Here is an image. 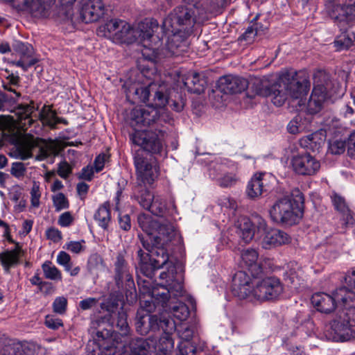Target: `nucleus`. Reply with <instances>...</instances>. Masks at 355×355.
<instances>
[{
  "label": "nucleus",
  "instance_id": "nucleus-38",
  "mask_svg": "<svg viewBox=\"0 0 355 355\" xmlns=\"http://www.w3.org/2000/svg\"><path fill=\"white\" fill-rule=\"evenodd\" d=\"M263 191L262 179H251L247 186L246 193L251 199L260 196Z\"/></svg>",
  "mask_w": 355,
  "mask_h": 355
},
{
  "label": "nucleus",
  "instance_id": "nucleus-56",
  "mask_svg": "<svg viewBox=\"0 0 355 355\" xmlns=\"http://www.w3.org/2000/svg\"><path fill=\"white\" fill-rule=\"evenodd\" d=\"M83 243H85L84 240H82L81 241H70L66 243L65 248L67 250L78 254L85 250Z\"/></svg>",
  "mask_w": 355,
  "mask_h": 355
},
{
  "label": "nucleus",
  "instance_id": "nucleus-18",
  "mask_svg": "<svg viewBox=\"0 0 355 355\" xmlns=\"http://www.w3.org/2000/svg\"><path fill=\"white\" fill-rule=\"evenodd\" d=\"M259 234L261 238V245L264 249H271L290 241V237L286 232L275 228L268 229L266 223V229Z\"/></svg>",
  "mask_w": 355,
  "mask_h": 355
},
{
  "label": "nucleus",
  "instance_id": "nucleus-48",
  "mask_svg": "<svg viewBox=\"0 0 355 355\" xmlns=\"http://www.w3.org/2000/svg\"><path fill=\"white\" fill-rule=\"evenodd\" d=\"M346 146L347 145L345 141H329L328 152L332 155H340L345 152Z\"/></svg>",
  "mask_w": 355,
  "mask_h": 355
},
{
  "label": "nucleus",
  "instance_id": "nucleus-42",
  "mask_svg": "<svg viewBox=\"0 0 355 355\" xmlns=\"http://www.w3.org/2000/svg\"><path fill=\"white\" fill-rule=\"evenodd\" d=\"M174 346V341L171 334H164L159 340V351L155 355H168V352L171 351Z\"/></svg>",
  "mask_w": 355,
  "mask_h": 355
},
{
  "label": "nucleus",
  "instance_id": "nucleus-40",
  "mask_svg": "<svg viewBox=\"0 0 355 355\" xmlns=\"http://www.w3.org/2000/svg\"><path fill=\"white\" fill-rule=\"evenodd\" d=\"M44 277L51 280H61L60 271L49 261H45L42 266Z\"/></svg>",
  "mask_w": 355,
  "mask_h": 355
},
{
  "label": "nucleus",
  "instance_id": "nucleus-63",
  "mask_svg": "<svg viewBox=\"0 0 355 355\" xmlns=\"http://www.w3.org/2000/svg\"><path fill=\"white\" fill-rule=\"evenodd\" d=\"M179 335L185 343H189L193 336V329L190 327H182V329L179 330Z\"/></svg>",
  "mask_w": 355,
  "mask_h": 355
},
{
  "label": "nucleus",
  "instance_id": "nucleus-50",
  "mask_svg": "<svg viewBox=\"0 0 355 355\" xmlns=\"http://www.w3.org/2000/svg\"><path fill=\"white\" fill-rule=\"evenodd\" d=\"M103 259L97 255L94 254L89 257L87 262V268L89 272L94 273L97 270L103 268Z\"/></svg>",
  "mask_w": 355,
  "mask_h": 355
},
{
  "label": "nucleus",
  "instance_id": "nucleus-11",
  "mask_svg": "<svg viewBox=\"0 0 355 355\" xmlns=\"http://www.w3.org/2000/svg\"><path fill=\"white\" fill-rule=\"evenodd\" d=\"M314 87L307 103V112L315 114L323 108L325 101L329 97L331 87L329 75L324 71H318L314 75Z\"/></svg>",
  "mask_w": 355,
  "mask_h": 355
},
{
  "label": "nucleus",
  "instance_id": "nucleus-32",
  "mask_svg": "<svg viewBox=\"0 0 355 355\" xmlns=\"http://www.w3.org/2000/svg\"><path fill=\"white\" fill-rule=\"evenodd\" d=\"M107 156L103 153L96 157L93 165H88L82 169L79 178H91L94 173H98L103 170Z\"/></svg>",
  "mask_w": 355,
  "mask_h": 355
},
{
  "label": "nucleus",
  "instance_id": "nucleus-33",
  "mask_svg": "<svg viewBox=\"0 0 355 355\" xmlns=\"http://www.w3.org/2000/svg\"><path fill=\"white\" fill-rule=\"evenodd\" d=\"M37 116L44 125L55 128L56 112L50 106L44 105Z\"/></svg>",
  "mask_w": 355,
  "mask_h": 355
},
{
  "label": "nucleus",
  "instance_id": "nucleus-43",
  "mask_svg": "<svg viewBox=\"0 0 355 355\" xmlns=\"http://www.w3.org/2000/svg\"><path fill=\"white\" fill-rule=\"evenodd\" d=\"M354 40L355 35L354 33L349 35L346 33H342L335 40L334 44L338 50L346 49L352 45Z\"/></svg>",
  "mask_w": 355,
  "mask_h": 355
},
{
  "label": "nucleus",
  "instance_id": "nucleus-46",
  "mask_svg": "<svg viewBox=\"0 0 355 355\" xmlns=\"http://www.w3.org/2000/svg\"><path fill=\"white\" fill-rule=\"evenodd\" d=\"M331 198L334 208L340 214L346 213V211L349 210V208L343 196H340L337 193L334 192L331 196Z\"/></svg>",
  "mask_w": 355,
  "mask_h": 355
},
{
  "label": "nucleus",
  "instance_id": "nucleus-25",
  "mask_svg": "<svg viewBox=\"0 0 355 355\" xmlns=\"http://www.w3.org/2000/svg\"><path fill=\"white\" fill-rule=\"evenodd\" d=\"M135 329L138 334L144 336L150 331H158L157 316L137 311Z\"/></svg>",
  "mask_w": 355,
  "mask_h": 355
},
{
  "label": "nucleus",
  "instance_id": "nucleus-60",
  "mask_svg": "<svg viewBox=\"0 0 355 355\" xmlns=\"http://www.w3.org/2000/svg\"><path fill=\"white\" fill-rule=\"evenodd\" d=\"M196 347L191 343H182L180 345V353L182 355H195Z\"/></svg>",
  "mask_w": 355,
  "mask_h": 355
},
{
  "label": "nucleus",
  "instance_id": "nucleus-53",
  "mask_svg": "<svg viewBox=\"0 0 355 355\" xmlns=\"http://www.w3.org/2000/svg\"><path fill=\"white\" fill-rule=\"evenodd\" d=\"M13 123V119L10 115L0 114V131H9Z\"/></svg>",
  "mask_w": 355,
  "mask_h": 355
},
{
  "label": "nucleus",
  "instance_id": "nucleus-24",
  "mask_svg": "<svg viewBox=\"0 0 355 355\" xmlns=\"http://www.w3.org/2000/svg\"><path fill=\"white\" fill-rule=\"evenodd\" d=\"M124 349L129 355H148L155 349V347L153 340L136 337L126 343Z\"/></svg>",
  "mask_w": 355,
  "mask_h": 355
},
{
  "label": "nucleus",
  "instance_id": "nucleus-3",
  "mask_svg": "<svg viewBox=\"0 0 355 355\" xmlns=\"http://www.w3.org/2000/svg\"><path fill=\"white\" fill-rule=\"evenodd\" d=\"M232 291L240 299L252 297L260 302L275 301L283 293L284 286L275 277L251 281L244 271H238L232 279Z\"/></svg>",
  "mask_w": 355,
  "mask_h": 355
},
{
  "label": "nucleus",
  "instance_id": "nucleus-15",
  "mask_svg": "<svg viewBox=\"0 0 355 355\" xmlns=\"http://www.w3.org/2000/svg\"><path fill=\"white\" fill-rule=\"evenodd\" d=\"M76 0H59L62 6H71ZM82 7L80 17L85 23L98 21L105 13V4L102 0H78Z\"/></svg>",
  "mask_w": 355,
  "mask_h": 355
},
{
  "label": "nucleus",
  "instance_id": "nucleus-7",
  "mask_svg": "<svg viewBox=\"0 0 355 355\" xmlns=\"http://www.w3.org/2000/svg\"><path fill=\"white\" fill-rule=\"evenodd\" d=\"M198 17V10L188 5H180L164 19L162 24V31H184L192 33L194 25L202 23Z\"/></svg>",
  "mask_w": 355,
  "mask_h": 355
},
{
  "label": "nucleus",
  "instance_id": "nucleus-26",
  "mask_svg": "<svg viewBox=\"0 0 355 355\" xmlns=\"http://www.w3.org/2000/svg\"><path fill=\"white\" fill-rule=\"evenodd\" d=\"M24 254V250L19 243H15L12 250H6L0 252V263L6 272L8 273L12 267H15L20 262L19 259Z\"/></svg>",
  "mask_w": 355,
  "mask_h": 355
},
{
  "label": "nucleus",
  "instance_id": "nucleus-45",
  "mask_svg": "<svg viewBox=\"0 0 355 355\" xmlns=\"http://www.w3.org/2000/svg\"><path fill=\"white\" fill-rule=\"evenodd\" d=\"M158 331L162 329L164 334H171L175 330V322L168 318L157 316Z\"/></svg>",
  "mask_w": 355,
  "mask_h": 355
},
{
  "label": "nucleus",
  "instance_id": "nucleus-10",
  "mask_svg": "<svg viewBox=\"0 0 355 355\" xmlns=\"http://www.w3.org/2000/svg\"><path fill=\"white\" fill-rule=\"evenodd\" d=\"M354 293L347 290L345 286L336 289L333 295L326 293H317L312 295L311 303L317 311L323 313H330L336 307L337 303L342 304L344 307L348 305L349 300L354 297Z\"/></svg>",
  "mask_w": 355,
  "mask_h": 355
},
{
  "label": "nucleus",
  "instance_id": "nucleus-52",
  "mask_svg": "<svg viewBox=\"0 0 355 355\" xmlns=\"http://www.w3.org/2000/svg\"><path fill=\"white\" fill-rule=\"evenodd\" d=\"M169 294L173 295L174 297L182 295L184 293L183 286L180 282L173 281L171 283L166 284Z\"/></svg>",
  "mask_w": 355,
  "mask_h": 355
},
{
  "label": "nucleus",
  "instance_id": "nucleus-13",
  "mask_svg": "<svg viewBox=\"0 0 355 355\" xmlns=\"http://www.w3.org/2000/svg\"><path fill=\"white\" fill-rule=\"evenodd\" d=\"M236 234L244 243H249L257 234L266 229V220L259 215L254 214L251 218L241 217L236 225Z\"/></svg>",
  "mask_w": 355,
  "mask_h": 355
},
{
  "label": "nucleus",
  "instance_id": "nucleus-37",
  "mask_svg": "<svg viewBox=\"0 0 355 355\" xmlns=\"http://www.w3.org/2000/svg\"><path fill=\"white\" fill-rule=\"evenodd\" d=\"M151 297L155 299L157 303H161L162 306L166 303L170 297L169 291L166 285L162 283L158 284V286L153 287L150 291Z\"/></svg>",
  "mask_w": 355,
  "mask_h": 355
},
{
  "label": "nucleus",
  "instance_id": "nucleus-20",
  "mask_svg": "<svg viewBox=\"0 0 355 355\" xmlns=\"http://www.w3.org/2000/svg\"><path fill=\"white\" fill-rule=\"evenodd\" d=\"M164 34H168L166 42V48L171 55H179L185 51L187 48V40L191 34L184 31H163Z\"/></svg>",
  "mask_w": 355,
  "mask_h": 355
},
{
  "label": "nucleus",
  "instance_id": "nucleus-47",
  "mask_svg": "<svg viewBox=\"0 0 355 355\" xmlns=\"http://www.w3.org/2000/svg\"><path fill=\"white\" fill-rule=\"evenodd\" d=\"M173 316L180 321L185 320L189 315L188 306L184 303H179L172 308Z\"/></svg>",
  "mask_w": 355,
  "mask_h": 355
},
{
  "label": "nucleus",
  "instance_id": "nucleus-6",
  "mask_svg": "<svg viewBox=\"0 0 355 355\" xmlns=\"http://www.w3.org/2000/svg\"><path fill=\"white\" fill-rule=\"evenodd\" d=\"M304 198L303 193L294 189L291 196L278 199L270 209L271 218L284 225L291 226L300 222L303 216Z\"/></svg>",
  "mask_w": 355,
  "mask_h": 355
},
{
  "label": "nucleus",
  "instance_id": "nucleus-58",
  "mask_svg": "<svg viewBox=\"0 0 355 355\" xmlns=\"http://www.w3.org/2000/svg\"><path fill=\"white\" fill-rule=\"evenodd\" d=\"M31 205L34 207H38L40 205V192L39 189V186L36 184L35 182H33V186L31 191Z\"/></svg>",
  "mask_w": 355,
  "mask_h": 355
},
{
  "label": "nucleus",
  "instance_id": "nucleus-16",
  "mask_svg": "<svg viewBox=\"0 0 355 355\" xmlns=\"http://www.w3.org/2000/svg\"><path fill=\"white\" fill-rule=\"evenodd\" d=\"M291 163L293 170L300 175H315L320 168V162L309 153L294 156Z\"/></svg>",
  "mask_w": 355,
  "mask_h": 355
},
{
  "label": "nucleus",
  "instance_id": "nucleus-1",
  "mask_svg": "<svg viewBox=\"0 0 355 355\" xmlns=\"http://www.w3.org/2000/svg\"><path fill=\"white\" fill-rule=\"evenodd\" d=\"M139 227L146 236L139 235L145 253L141 249L137 251L141 272L153 279L155 272L166 265L168 255L163 247L175 236L174 225L166 220L153 219L150 216L139 214L137 218Z\"/></svg>",
  "mask_w": 355,
  "mask_h": 355
},
{
  "label": "nucleus",
  "instance_id": "nucleus-59",
  "mask_svg": "<svg viewBox=\"0 0 355 355\" xmlns=\"http://www.w3.org/2000/svg\"><path fill=\"white\" fill-rule=\"evenodd\" d=\"M73 221V217L71 212L65 211L62 213L58 218V223L61 227H69Z\"/></svg>",
  "mask_w": 355,
  "mask_h": 355
},
{
  "label": "nucleus",
  "instance_id": "nucleus-27",
  "mask_svg": "<svg viewBox=\"0 0 355 355\" xmlns=\"http://www.w3.org/2000/svg\"><path fill=\"white\" fill-rule=\"evenodd\" d=\"M17 50L20 54V58L16 62V65L21 67L24 71L28 70L38 62V60L33 57L34 49L31 44L21 42L17 44Z\"/></svg>",
  "mask_w": 355,
  "mask_h": 355
},
{
  "label": "nucleus",
  "instance_id": "nucleus-51",
  "mask_svg": "<svg viewBox=\"0 0 355 355\" xmlns=\"http://www.w3.org/2000/svg\"><path fill=\"white\" fill-rule=\"evenodd\" d=\"M67 306V300L64 297H58L53 302V311L58 314H64Z\"/></svg>",
  "mask_w": 355,
  "mask_h": 355
},
{
  "label": "nucleus",
  "instance_id": "nucleus-55",
  "mask_svg": "<svg viewBox=\"0 0 355 355\" xmlns=\"http://www.w3.org/2000/svg\"><path fill=\"white\" fill-rule=\"evenodd\" d=\"M345 282L350 288L347 290L350 292H353L355 295V269H354L350 273L345 277ZM349 302H352L355 305V296L352 300H349Z\"/></svg>",
  "mask_w": 355,
  "mask_h": 355
},
{
  "label": "nucleus",
  "instance_id": "nucleus-23",
  "mask_svg": "<svg viewBox=\"0 0 355 355\" xmlns=\"http://www.w3.org/2000/svg\"><path fill=\"white\" fill-rule=\"evenodd\" d=\"M134 163L139 178H157L162 175L159 166L155 160L150 162L137 155Z\"/></svg>",
  "mask_w": 355,
  "mask_h": 355
},
{
  "label": "nucleus",
  "instance_id": "nucleus-34",
  "mask_svg": "<svg viewBox=\"0 0 355 355\" xmlns=\"http://www.w3.org/2000/svg\"><path fill=\"white\" fill-rule=\"evenodd\" d=\"M263 31V25L261 24L252 21L245 31L239 37V40L250 44L254 41L255 37Z\"/></svg>",
  "mask_w": 355,
  "mask_h": 355
},
{
  "label": "nucleus",
  "instance_id": "nucleus-64",
  "mask_svg": "<svg viewBox=\"0 0 355 355\" xmlns=\"http://www.w3.org/2000/svg\"><path fill=\"white\" fill-rule=\"evenodd\" d=\"M347 146L348 155L355 158V132L349 135Z\"/></svg>",
  "mask_w": 355,
  "mask_h": 355
},
{
  "label": "nucleus",
  "instance_id": "nucleus-49",
  "mask_svg": "<svg viewBox=\"0 0 355 355\" xmlns=\"http://www.w3.org/2000/svg\"><path fill=\"white\" fill-rule=\"evenodd\" d=\"M53 202L56 211L68 209L69 203L67 198L62 193H59L53 197Z\"/></svg>",
  "mask_w": 355,
  "mask_h": 355
},
{
  "label": "nucleus",
  "instance_id": "nucleus-30",
  "mask_svg": "<svg viewBox=\"0 0 355 355\" xmlns=\"http://www.w3.org/2000/svg\"><path fill=\"white\" fill-rule=\"evenodd\" d=\"M229 0H210L207 7L203 4L200 5L198 10V17L201 20H207L209 14L217 15L220 13L223 9L226 6Z\"/></svg>",
  "mask_w": 355,
  "mask_h": 355
},
{
  "label": "nucleus",
  "instance_id": "nucleus-17",
  "mask_svg": "<svg viewBox=\"0 0 355 355\" xmlns=\"http://www.w3.org/2000/svg\"><path fill=\"white\" fill-rule=\"evenodd\" d=\"M331 17L338 23L340 31H345L347 25L355 21V0H347L345 5H336Z\"/></svg>",
  "mask_w": 355,
  "mask_h": 355
},
{
  "label": "nucleus",
  "instance_id": "nucleus-31",
  "mask_svg": "<svg viewBox=\"0 0 355 355\" xmlns=\"http://www.w3.org/2000/svg\"><path fill=\"white\" fill-rule=\"evenodd\" d=\"M205 80L204 79H200L199 74L196 72H193L191 75H189L184 81V84L187 88V90L189 92L194 94H200L203 92L205 88Z\"/></svg>",
  "mask_w": 355,
  "mask_h": 355
},
{
  "label": "nucleus",
  "instance_id": "nucleus-4",
  "mask_svg": "<svg viewBox=\"0 0 355 355\" xmlns=\"http://www.w3.org/2000/svg\"><path fill=\"white\" fill-rule=\"evenodd\" d=\"M254 85L258 95L271 96L272 102L278 107L282 106L288 97L302 98L308 92L306 83L300 82L288 72L281 74L273 83L264 76L257 80Z\"/></svg>",
  "mask_w": 355,
  "mask_h": 355
},
{
  "label": "nucleus",
  "instance_id": "nucleus-29",
  "mask_svg": "<svg viewBox=\"0 0 355 355\" xmlns=\"http://www.w3.org/2000/svg\"><path fill=\"white\" fill-rule=\"evenodd\" d=\"M258 252L252 248L244 250L241 254L243 261L254 277H258L263 272L261 265L258 262Z\"/></svg>",
  "mask_w": 355,
  "mask_h": 355
},
{
  "label": "nucleus",
  "instance_id": "nucleus-14",
  "mask_svg": "<svg viewBox=\"0 0 355 355\" xmlns=\"http://www.w3.org/2000/svg\"><path fill=\"white\" fill-rule=\"evenodd\" d=\"M62 148L58 141L41 139L37 148L33 146H28L25 148H19V152L21 159L25 160L33 157L34 152L37 150V154L35 155V158L42 160L50 156L58 155Z\"/></svg>",
  "mask_w": 355,
  "mask_h": 355
},
{
  "label": "nucleus",
  "instance_id": "nucleus-62",
  "mask_svg": "<svg viewBox=\"0 0 355 355\" xmlns=\"http://www.w3.org/2000/svg\"><path fill=\"white\" fill-rule=\"evenodd\" d=\"M46 236L53 242H58L62 239L61 232L55 227L49 228L46 231Z\"/></svg>",
  "mask_w": 355,
  "mask_h": 355
},
{
  "label": "nucleus",
  "instance_id": "nucleus-21",
  "mask_svg": "<svg viewBox=\"0 0 355 355\" xmlns=\"http://www.w3.org/2000/svg\"><path fill=\"white\" fill-rule=\"evenodd\" d=\"M248 87L246 79L232 75L220 77L218 81V87L223 94H236L245 90Z\"/></svg>",
  "mask_w": 355,
  "mask_h": 355
},
{
  "label": "nucleus",
  "instance_id": "nucleus-54",
  "mask_svg": "<svg viewBox=\"0 0 355 355\" xmlns=\"http://www.w3.org/2000/svg\"><path fill=\"white\" fill-rule=\"evenodd\" d=\"M341 218L342 225L344 227H352L355 224V218L354 217V213L349 209L346 213H342Z\"/></svg>",
  "mask_w": 355,
  "mask_h": 355
},
{
  "label": "nucleus",
  "instance_id": "nucleus-61",
  "mask_svg": "<svg viewBox=\"0 0 355 355\" xmlns=\"http://www.w3.org/2000/svg\"><path fill=\"white\" fill-rule=\"evenodd\" d=\"M98 302V299L95 297H88L81 300L79 302V307L83 311L89 310L95 306Z\"/></svg>",
  "mask_w": 355,
  "mask_h": 355
},
{
  "label": "nucleus",
  "instance_id": "nucleus-57",
  "mask_svg": "<svg viewBox=\"0 0 355 355\" xmlns=\"http://www.w3.org/2000/svg\"><path fill=\"white\" fill-rule=\"evenodd\" d=\"M45 324L48 328L55 330L62 327L63 324L61 319L53 315H47L45 319Z\"/></svg>",
  "mask_w": 355,
  "mask_h": 355
},
{
  "label": "nucleus",
  "instance_id": "nucleus-2",
  "mask_svg": "<svg viewBox=\"0 0 355 355\" xmlns=\"http://www.w3.org/2000/svg\"><path fill=\"white\" fill-rule=\"evenodd\" d=\"M171 88L165 82H153L146 87L135 89V100L146 103L145 107H135L130 113L131 125L155 127L159 129L166 124H172L173 118L165 107L169 103Z\"/></svg>",
  "mask_w": 355,
  "mask_h": 355
},
{
  "label": "nucleus",
  "instance_id": "nucleus-9",
  "mask_svg": "<svg viewBox=\"0 0 355 355\" xmlns=\"http://www.w3.org/2000/svg\"><path fill=\"white\" fill-rule=\"evenodd\" d=\"M114 280L116 287L125 292L128 300L132 302L137 299L132 274L123 252L117 254L114 263Z\"/></svg>",
  "mask_w": 355,
  "mask_h": 355
},
{
  "label": "nucleus",
  "instance_id": "nucleus-39",
  "mask_svg": "<svg viewBox=\"0 0 355 355\" xmlns=\"http://www.w3.org/2000/svg\"><path fill=\"white\" fill-rule=\"evenodd\" d=\"M95 340L101 347L106 349H109L114 345V343H112V334L107 329L97 331L96 333Z\"/></svg>",
  "mask_w": 355,
  "mask_h": 355
},
{
  "label": "nucleus",
  "instance_id": "nucleus-28",
  "mask_svg": "<svg viewBox=\"0 0 355 355\" xmlns=\"http://www.w3.org/2000/svg\"><path fill=\"white\" fill-rule=\"evenodd\" d=\"M325 142V135L322 131H317L311 133L300 140V146L312 151L318 153Z\"/></svg>",
  "mask_w": 355,
  "mask_h": 355
},
{
  "label": "nucleus",
  "instance_id": "nucleus-44",
  "mask_svg": "<svg viewBox=\"0 0 355 355\" xmlns=\"http://www.w3.org/2000/svg\"><path fill=\"white\" fill-rule=\"evenodd\" d=\"M166 209V207L165 201L161 196H157L156 197L154 196L150 207L148 211L151 212L153 215L159 216L164 214Z\"/></svg>",
  "mask_w": 355,
  "mask_h": 355
},
{
  "label": "nucleus",
  "instance_id": "nucleus-41",
  "mask_svg": "<svg viewBox=\"0 0 355 355\" xmlns=\"http://www.w3.org/2000/svg\"><path fill=\"white\" fill-rule=\"evenodd\" d=\"M127 313L123 310L117 313L116 327L122 336H127L130 334V329L127 321Z\"/></svg>",
  "mask_w": 355,
  "mask_h": 355
},
{
  "label": "nucleus",
  "instance_id": "nucleus-5",
  "mask_svg": "<svg viewBox=\"0 0 355 355\" xmlns=\"http://www.w3.org/2000/svg\"><path fill=\"white\" fill-rule=\"evenodd\" d=\"M105 37L115 43L132 44L138 38L150 40L154 33L159 28V23L155 19H146L139 24L138 28H134L124 20L113 19L100 28Z\"/></svg>",
  "mask_w": 355,
  "mask_h": 355
},
{
  "label": "nucleus",
  "instance_id": "nucleus-36",
  "mask_svg": "<svg viewBox=\"0 0 355 355\" xmlns=\"http://www.w3.org/2000/svg\"><path fill=\"white\" fill-rule=\"evenodd\" d=\"M39 346L33 343L23 342L15 345L10 355H36Z\"/></svg>",
  "mask_w": 355,
  "mask_h": 355
},
{
  "label": "nucleus",
  "instance_id": "nucleus-19",
  "mask_svg": "<svg viewBox=\"0 0 355 355\" xmlns=\"http://www.w3.org/2000/svg\"><path fill=\"white\" fill-rule=\"evenodd\" d=\"M38 107L35 105L33 101L29 103L19 104L15 108V114L19 126L24 130H27L35 122H37L36 111Z\"/></svg>",
  "mask_w": 355,
  "mask_h": 355
},
{
  "label": "nucleus",
  "instance_id": "nucleus-12",
  "mask_svg": "<svg viewBox=\"0 0 355 355\" xmlns=\"http://www.w3.org/2000/svg\"><path fill=\"white\" fill-rule=\"evenodd\" d=\"M132 126L135 128L144 127L136 125ZM164 126L165 125L159 128L164 131L163 132H159V130L153 125L148 127L154 131L135 130L134 133L130 135V139L135 145L140 146L144 151L150 154H159L163 150L162 137H164L166 132L164 129Z\"/></svg>",
  "mask_w": 355,
  "mask_h": 355
},
{
  "label": "nucleus",
  "instance_id": "nucleus-35",
  "mask_svg": "<svg viewBox=\"0 0 355 355\" xmlns=\"http://www.w3.org/2000/svg\"><path fill=\"white\" fill-rule=\"evenodd\" d=\"M94 219L98 222L99 226L107 229L111 220L110 211L108 204L101 205L94 214Z\"/></svg>",
  "mask_w": 355,
  "mask_h": 355
},
{
  "label": "nucleus",
  "instance_id": "nucleus-8",
  "mask_svg": "<svg viewBox=\"0 0 355 355\" xmlns=\"http://www.w3.org/2000/svg\"><path fill=\"white\" fill-rule=\"evenodd\" d=\"M355 327V306L354 304L345 306L329 322L326 329V337L335 342H344L354 336L352 327Z\"/></svg>",
  "mask_w": 355,
  "mask_h": 355
},
{
  "label": "nucleus",
  "instance_id": "nucleus-22",
  "mask_svg": "<svg viewBox=\"0 0 355 355\" xmlns=\"http://www.w3.org/2000/svg\"><path fill=\"white\" fill-rule=\"evenodd\" d=\"M153 181L154 179H136L134 183V198L141 207L146 210L150 207L152 200L154 199V195L148 190L146 184H151Z\"/></svg>",
  "mask_w": 355,
  "mask_h": 355
}]
</instances>
